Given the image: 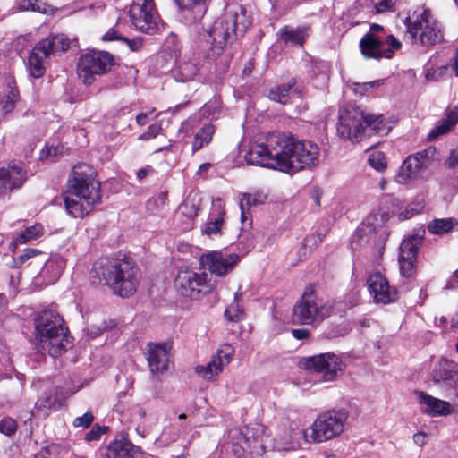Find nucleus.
Here are the masks:
<instances>
[{"mask_svg":"<svg viewBox=\"0 0 458 458\" xmlns=\"http://www.w3.org/2000/svg\"><path fill=\"white\" fill-rule=\"evenodd\" d=\"M319 157L316 143L300 140L290 133L272 132L250 145L245 160L251 165L295 173L318 165Z\"/></svg>","mask_w":458,"mask_h":458,"instance_id":"obj_1","label":"nucleus"},{"mask_svg":"<svg viewBox=\"0 0 458 458\" xmlns=\"http://www.w3.org/2000/svg\"><path fill=\"white\" fill-rule=\"evenodd\" d=\"M250 24L251 17L245 8L239 5L228 8L208 31L212 43L206 59L213 62L218 71H225L232 58V54L226 53L227 44L231 43L238 33L243 34Z\"/></svg>","mask_w":458,"mask_h":458,"instance_id":"obj_2","label":"nucleus"},{"mask_svg":"<svg viewBox=\"0 0 458 458\" xmlns=\"http://www.w3.org/2000/svg\"><path fill=\"white\" fill-rule=\"evenodd\" d=\"M100 201V183L96 180L93 167L86 164L75 165L64 194L68 214L74 218L83 217Z\"/></svg>","mask_w":458,"mask_h":458,"instance_id":"obj_3","label":"nucleus"},{"mask_svg":"<svg viewBox=\"0 0 458 458\" xmlns=\"http://www.w3.org/2000/svg\"><path fill=\"white\" fill-rule=\"evenodd\" d=\"M91 277L98 284L108 285L121 297H129L136 292L140 283V270L131 258L98 259L93 265Z\"/></svg>","mask_w":458,"mask_h":458,"instance_id":"obj_4","label":"nucleus"},{"mask_svg":"<svg viewBox=\"0 0 458 458\" xmlns=\"http://www.w3.org/2000/svg\"><path fill=\"white\" fill-rule=\"evenodd\" d=\"M388 131L383 114L365 113L357 106H349L340 112L337 134L344 140L359 142L371 132L386 134Z\"/></svg>","mask_w":458,"mask_h":458,"instance_id":"obj_5","label":"nucleus"},{"mask_svg":"<svg viewBox=\"0 0 458 458\" xmlns=\"http://www.w3.org/2000/svg\"><path fill=\"white\" fill-rule=\"evenodd\" d=\"M34 323L36 340L42 348L48 350L51 356H59L71 347L64 319L55 310H43L35 318Z\"/></svg>","mask_w":458,"mask_h":458,"instance_id":"obj_6","label":"nucleus"},{"mask_svg":"<svg viewBox=\"0 0 458 458\" xmlns=\"http://www.w3.org/2000/svg\"><path fill=\"white\" fill-rule=\"evenodd\" d=\"M406 37L412 44L433 46L443 39L439 21L428 9L418 8L406 19Z\"/></svg>","mask_w":458,"mask_h":458,"instance_id":"obj_7","label":"nucleus"},{"mask_svg":"<svg viewBox=\"0 0 458 458\" xmlns=\"http://www.w3.org/2000/svg\"><path fill=\"white\" fill-rule=\"evenodd\" d=\"M70 41L64 34L50 35L38 42L29 55V70L32 77L38 79L46 72V63L52 55L67 51Z\"/></svg>","mask_w":458,"mask_h":458,"instance_id":"obj_8","label":"nucleus"},{"mask_svg":"<svg viewBox=\"0 0 458 458\" xmlns=\"http://www.w3.org/2000/svg\"><path fill=\"white\" fill-rule=\"evenodd\" d=\"M331 310L328 301L318 299L307 289L293 309V319L297 324L312 325L329 317Z\"/></svg>","mask_w":458,"mask_h":458,"instance_id":"obj_9","label":"nucleus"},{"mask_svg":"<svg viewBox=\"0 0 458 458\" xmlns=\"http://www.w3.org/2000/svg\"><path fill=\"white\" fill-rule=\"evenodd\" d=\"M349 413L344 409L332 410L318 416L310 427V438L322 443L333 439L344 431Z\"/></svg>","mask_w":458,"mask_h":458,"instance_id":"obj_10","label":"nucleus"},{"mask_svg":"<svg viewBox=\"0 0 458 458\" xmlns=\"http://www.w3.org/2000/svg\"><path fill=\"white\" fill-rule=\"evenodd\" d=\"M114 64V56L106 51L92 50L81 56L77 64L80 79L90 85L97 75L106 73Z\"/></svg>","mask_w":458,"mask_h":458,"instance_id":"obj_11","label":"nucleus"},{"mask_svg":"<svg viewBox=\"0 0 458 458\" xmlns=\"http://www.w3.org/2000/svg\"><path fill=\"white\" fill-rule=\"evenodd\" d=\"M301 365L305 369L319 374L325 382L335 381L344 371V363L340 357L333 352L305 357L301 360Z\"/></svg>","mask_w":458,"mask_h":458,"instance_id":"obj_12","label":"nucleus"},{"mask_svg":"<svg viewBox=\"0 0 458 458\" xmlns=\"http://www.w3.org/2000/svg\"><path fill=\"white\" fill-rule=\"evenodd\" d=\"M207 276L205 272L180 269L174 279V288L182 296L199 299L213 290L212 284L207 281Z\"/></svg>","mask_w":458,"mask_h":458,"instance_id":"obj_13","label":"nucleus"},{"mask_svg":"<svg viewBox=\"0 0 458 458\" xmlns=\"http://www.w3.org/2000/svg\"><path fill=\"white\" fill-rule=\"evenodd\" d=\"M401 47V43L393 35L386 38L373 33H366L360 41V49L366 59H390L394 50Z\"/></svg>","mask_w":458,"mask_h":458,"instance_id":"obj_14","label":"nucleus"},{"mask_svg":"<svg viewBox=\"0 0 458 458\" xmlns=\"http://www.w3.org/2000/svg\"><path fill=\"white\" fill-rule=\"evenodd\" d=\"M390 215L386 211L378 210L372 213L366 218L355 231L351 239V248L353 250L362 247L364 243H369L372 238L378 234L384 225L389 220Z\"/></svg>","mask_w":458,"mask_h":458,"instance_id":"obj_15","label":"nucleus"},{"mask_svg":"<svg viewBox=\"0 0 458 458\" xmlns=\"http://www.w3.org/2000/svg\"><path fill=\"white\" fill-rule=\"evenodd\" d=\"M172 345L168 343H149L147 361L153 380L161 381L171 365Z\"/></svg>","mask_w":458,"mask_h":458,"instance_id":"obj_16","label":"nucleus"},{"mask_svg":"<svg viewBox=\"0 0 458 458\" xmlns=\"http://www.w3.org/2000/svg\"><path fill=\"white\" fill-rule=\"evenodd\" d=\"M201 264L211 275L223 277L231 273L240 260L235 253L212 251L201 256Z\"/></svg>","mask_w":458,"mask_h":458,"instance_id":"obj_17","label":"nucleus"},{"mask_svg":"<svg viewBox=\"0 0 458 458\" xmlns=\"http://www.w3.org/2000/svg\"><path fill=\"white\" fill-rule=\"evenodd\" d=\"M367 285L370 295L377 304H390L398 299L397 289L391 286L386 277L380 272L371 274L367 279Z\"/></svg>","mask_w":458,"mask_h":458,"instance_id":"obj_18","label":"nucleus"},{"mask_svg":"<svg viewBox=\"0 0 458 458\" xmlns=\"http://www.w3.org/2000/svg\"><path fill=\"white\" fill-rule=\"evenodd\" d=\"M233 354V349L226 344L216 352V354L205 365H199L195 368L197 374L206 380H212L222 372L225 366L228 365Z\"/></svg>","mask_w":458,"mask_h":458,"instance_id":"obj_19","label":"nucleus"},{"mask_svg":"<svg viewBox=\"0 0 458 458\" xmlns=\"http://www.w3.org/2000/svg\"><path fill=\"white\" fill-rule=\"evenodd\" d=\"M25 179V172L21 163H13L0 168V197L21 187Z\"/></svg>","mask_w":458,"mask_h":458,"instance_id":"obj_20","label":"nucleus"},{"mask_svg":"<svg viewBox=\"0 0 458 458\" xmlns=\"http://www.w3.org/2000/svg\"><path fill=\"white\" fill-rule=\"evenodd\" d=\"M421 411L432 416L447 415L452 411L451 404L448 402L435 398L424 392L415 393Z\"/></svg>","mask_w":458,"mask_h":458,"instance_id":"obj_21","label":"nucleus"},{"mask_svg":"<svg viewBox=\"0 0 458 458\" xmlns=\"http://www.w3.org/2000/svg\"><path fill=\"white\" fill-rule=\"evenodd\" d=\"M424 163L417 160L416 157L409 156L403 163L394 179L400 184H405L411 180L417 179L425 170Z\"/></svg>","mask_w":458,"mask_h":458,"instance_id":"obj_22","label":"nucleus"},{"mask_svg":"<svg viewBox=\"0 0 458 458\" xmlns=\"http://www.w3.org/2000/svg\"><path fill=\"white\" fill-rule=\"evenodd\" d=\"M184 17L191 21L201 20L207 12V0H175Z\"/></svg>","mask_w":458,"mask_h":458,"instance_id":"obj_23","label":"nucleus"},{"mask_svg":"<svg viewBox=\"0 0 458 458\" xmlns=\"http://www.w3.org/2000/svg\"><path fill=\"white\" fill-rule=\"evenodd\" d=\"M145 1V33L154 35L160 34L165 30V23L155 7L153 0Z\"/></svg>","mask_w":458,"mask_h":458,"instance_id":"obj_24","label":"nucleus"},{"mask_svg":"<svg viewBox=\"0 0 458 458\" xmlns=\"http://www.w3.org/2000/svg\"><path fill=\"white\" fill-rule=\"evenodd\" d=\"M308 30L309 29L307 27L294 29L289 26H284L277 31V37L285 45L290 44L292 46L301 47L308 38Z\"/></svg>","mask_w":458,"mask_h":458,"instance_id":"obj_25","label":"nucleus"},{"mask_svg":"<svg viewBox=\"0 0 458 458\" xmlns=\"http://www.w3.org/2000/svg\"><path fill=\"white\" fill-rule=\"evenodd\" d=\"M458 123V107L450 109L446 117L436 125L428 133V140H434L439 136L445 135Z\"/></svg>","mask_w":458,"mask_h":458,"instance_id":"obj_26","label":"nucleus"},{"mask_svg":"<svg viewBox=\"0 0 458 458\" xmlns=\"http://www.w3.org/2000/svg\"><path fill=\"white\" fill-rule=\"evenodd\" d=\"M132 445L127 439L111 442L102 454V458H130Z\"/></svg>","mask_w":458,"mask_h":458,"instance_id":"obj_27","label":"nucleus"},{"mask_svg":"<svg viewBox=\"0 0 458 458\" xmlns=\"http://www.w3.org/2000/svg\"><path fill=\"white\" fill-rule=\"evenodd\" d=\"M199 64L194 58H189L179 63L174 71V76L178 81H189L195 78L199 72Z\"/></svg>","mask_w":458,"mask_h":458,"instance_id":"obj_28","label":"nucleus"},{"mask_svg":"<svg viewBox=\"0 0 458 458\" xmlns=\"http://www.w3.org/2000/svg\"><path fill=\"white\" fill-rule=\"evenodd\" d=\"M296 86V81L291 79L288 82L272 87L268 93V98L272 101L284 104L289 102L293 88Z\"/></svg>","mask_w":458,"mask_h":458,"instance_id":"obj_29","label":"nucleus"},{"mask_svg":"<svg viewBox=\"0 0 458 458\" xmlns=\"http://www.w3.org/2000/svg\"><path fill=\"white\" fill-rule=\"evenodd\" d=\"M198 207L190 200L182 202L177 209L176 217L183 224V230L192 227L193 220L198 216Z\"/></svg>","mask_w":458,"mask_h":458,"instance_id":"obj_30","label":"nucleus"},{"mask_svg":"<svg viewBox=\"0 0 458 458\" xmlns=\"http://www.w3.org/2000/svg\"><path fill=\"white\" fill-rule=\"evenodd\" d=\"M422 242V237L411 235L404 239L399 249V257L402 259H417L418 250Z\"/></svg>","mask_w":458,"mask_h":458,"instance_id":"obj_31","label":"nucleus"},{"mask_svg":"<svg viewBox=\"0 0 458 458\" xmlns=\"http://www.w3.org/2000/svg\"><path fill=\"white\" fill-rule=\"evenodd\" d=\"M454 373V364L447 360H441L433 369L431 377L435 383H439L452 380Z\"/></svg>","mask_w":458,"mask_h":458,"instance_id":"obj_32","label":"nucleus"},{"mask_svg":"<svg viewBox=\"0 0 458 458\" xmlns=\"http://www.w3.org/2000/svg\"><path fill=\"white\" fill-rule=\"evenodd\" d=\"M458 229V221L454 218L434 219L428 225V230L432 234H444Z\"/></svg>","mask_w":458,"mask_h":458,"instance_id":"obj_33","label":"nucleus"},{"mask_svg":"<svg viewBox=\"0 0 458 458\" xmlns=\"http://www.w3.org/2000/svg\"><path fill=\"white\" fill-rule=\"evenodd\" d=\"M44 226L41 224L36 223L35 225L27 227L13 241V244L17 247L21 244H25L30 241L38 239L44 234Z\"/></svg>","mask_w":458,"mask_h":458,"instance_id":"obj_34","label":"nucleus"},{"mask_svg":"<svg viewBox=\"0 0 458 458\" xmlns=\"http://www.w3.org/2000/svg\"><path fill=\"white\" fill-rule=\"evenodd\" d=\"M215 133V127L214 125L208 123L204 125L200 131H199L192 141L191 149L192 152H196L199 149H201L204 146L208 145L211 140L212 137Z\"/></svg>","mask_w":458,"mask_h":458,"instance_id":"obj_35","label":"nucleus"},{"mask_svg":"<svg viewBox=\"0 0 458 458\" xmlns=\"http://www.w3.org/2000/svg\"><path fill=\"white\" fill-rule=\"evenodd\" d=\"M266 199L267 196L260 192L242 194V198L239 202V206L242 211V219H246V210H249L251 207L263 204Z\"/></svg>","mask_w":458,"mask_h":458,"instance_id":"obj_36","label":"nucleus"},{"mask_svg":"<svg viewBox=\"0 0 458 458\" xmlns=\"http://www.w3.org/2000/svg\"><path fill=\"white\" fill-rule=\"evenodd\" d=\"M242 295L240 291L236 292L233 301L225 309V317L228 321L237 322L244 319V310L240 303Z\"/></svg>","mask_w":458,"mask_h":458,"instance_id":"obj_37","label":"nucleus"},{"mask_svg":"<svg viewBox=\"0 0 458 458\" xmlns=\"http://www.w3.org/2000/svg\"><path fill=\"white\" fill-rule=\"evenodd\" d=\"M66 261L64 258L60 256H53L45 263L43 272L49 274L52 280H55L63 273Z\"/></svg>","mask_w":458,"mask_h":458,"instance_id":"obj_38","label":"nucleus"},{"mask_svg":"<svg viewBox=\"0 0 458 458\" xmlns=\"http://www.w3.org/2000/svg\"><path fill=\"white\" fill-rule=\"evenodd\" d=\"M18 94L10 85L6 92L0 98V111L4 114L11 112L14 108Z\"/></svg>","mask_w":458,"mask_h":458,"instance_id":"obj_39","label":"nucleus"},{"mask_svg":"<svg viewBox=\"0 0 458 458\" xmlns=\"http://www.w3.org/2000/svg\"><path fill=\"white\" fill-rule=\"evenodd\" d=\"M225 211L220 210L215 217L205 225L204 233L208 236L217 235L221 232L224 224Z\"/></svg>","mask_w":458,"mask_h":458,"instance_id":"obj_40","label":"nucleus"},{"mask_svg":"<svg viewBox=\"0 0 458 458\" xmlns=\"http://www.w3.org/2000/svg\"><path fill=\"white\" fill-rule=\"evenodd\" d=\"M369 163L378 172H383L387 166L385 154L381 151L372 152L369 157Z\"/></svg>","mask_w":458,"mask_h":458,"instance_id":"obj_41","label":"nucleus"},{"mask_svg":"<svg viewBox=\"0 0 458 458\" xmlns=\"http://www.w3.org/2000/svg\"><path fill=\"white\" fill-rule=\"evenodd\" d=\"M57 397L52 391L45 392L38 401L39 409H56Z\"/></svg>","mask_w":458,"mask_h":458,"instance_id":"obj_42","label":"nucleus"},{"mask_svg":"<svg viewBox=\"0 0 458 458\" xmlns=\"http://www.w3.org/2000/svg\"><path fill=\"white\" fill-rule=\"evenodd\" d=\"M417 259H402L399 257L400 272L405 277H411L415 273V262Z\"/></svg>","mask_w":458,"mask_h":458,"instance_id":"obj_43","label":"nucleus"},{"mask_svg":"<svg viewBox=\"0 0 458 458\" xmlns=\"http://www.w3.org/2000/svg\"><path fill=\"white\" fill-rule=\"evenodd\" d=\"M165 196L161 193L156 198L149 199L147 202V209L151 215L158 213L165 205Z\"/></svg>","mask_w":458,"mask_h":458,"instance_id":"obj_44","label":"nucleus"},{"mask_svg":"<svg viewBox=\"0 0 458 458\" xmlns=\"http://www.w3.org/2000/svg\"><path fill=\"white\" fill-rule=\"evenodd\" d=\"M17 430V422L15 420L6 417L0 421V432L6 436L13 435Z\"/></svg>","mask_w":458,"mask_h":458,"instance_id":"obj_45","label":"nucleus"},{"mask_svg":"<svg viewBox=\"0 0 458 458\" xmlns=\"http://www.w3.org/2000/svg\"><path fill=\"white\" fill-rule=\"evenodd\" d=\"M21 8L22 10H30L41 13H46L47 12V4H39L38 0H24L21 5Z\"/></svg>","mask_w":458,"mask_h":458,"instance_id":"obj_46","label":"nucleus"},{"mask_svg":"<svg viewBox=\"0 0 458 458\" xmlns=\"http://www.w3.org/2000/svg\"><path fill=\"white\" fill-rule=\"evenodd\" d=\"M448 70V65H443L436 69H428L426 73V79L428 81H438L447 74Z\"/></svg>","mask_w":458,"mask_h":458,"instance_id":"obj_47","label":"nucleus"},{"mask_svg":"<svg viewBox=\"0 0 458 458\" xmlns=\"http://www.w3.org/2000/svg\"><path fill=\"white\" fill-rule=\"evenodd\" d=\"M107 429V427L94 426L89 432L86 433L84 439L87 442L98 440L102 434Z\"/></svg>","mask_w":458,"mask_h":458,"instance_id":"obj_48","label":"nucleus"},{"mask_svg":"<svg viewBox=\"0 0 458 458\" xmlns=\"http://www.w3.org/2000/svg\"><path fill=\"white\" fill-rule=\"evenodd\" d=\"M93 420H94V416H93L92 412L88 411L85 414H83L82 416L77 417L73 420V426L74 427H82L84 428H87L91 425V423L93 422Z\"/></svg>","mask_w":458,"mask_h":458,"instance_id":"obj_49","label":"nucleus"},{"mask_svg":"<svg viewBox=\"0 0 458 458\" xmlns=\"http://www.w3.org/2000/svg\"><path fill=\"white\" fill-rule=\"evenodd\" d=\"M166 47L170 50L171 59L176 58L178 55V38L175 35L171 34L165 41Z\"/></svg>","mask_w":458,"mask_h":458,"instance_id":"obj_50","label":"nucleus"},{"mask_svg":"<svg viewBox=\"0 0 458 458\" xmlns=\"http://www.w3.org/2000/svg\"><path fill=\"white\" fill-rule=\"evenodd\" d=\"M61 155V148L58 146H46L45 148L41 150L40 158L47 159V158H55Z\"/></svg>","mask_w":458,"mask_h":458,"instance_id":"obj_51","label":"nucleus"},{"mask_svg":"<svg viewBox=\"0 0 458 458\" xmlns=\"http://www.w3.org/2000/svg\"><path fill=\"white\" fill-rule=\"evenodd\" d=\"M41 251L36 249H25L20 256H18L14 262L16 265H22L24 262L29 260L30 258L40 254Z\"/></svg>","mask_w":458,"mask_h":458,"instance_id":"obj_52","label":"nucleus"},{"mask_svg":"<svg viewBox=\"0 0 458 458\" xmlns=\"http://www.w3.org/2000/svg\"><path fill=\"white\" fill-rule=\"evenodd\" d=\"M140 1L141 0H133L130 9V16L134 21L140 19L143 13V4L140 3Z\"/></svg>","mask_w":458,"mask_h":458,"instance_id":"obj_53","label":"nucleus"},{"mask_svg":"<svg viewBox=\"0 0 458 458\" xmlns=\"http://www.w3.org/2000/svg\"><path fill=\"white\" fill-rule=\"evenodd\" d=\"M161 126L157 123H154L148 126L147 133H145V140L150 138H156L161 136L165 138V135L161 132Z\"/></svg>","mask_w":458,"mask_h":458,"instance_id":"obj_54","label":"nucleus"},{"mask_svg":"<svg viewBox=\"0 0 458 458\" xmlns=\"http://www.w3.org/2000/svg\"><path fill=\"white\" fill-rule=\"evenodd\" d=\"M433 152L434 151L430 148L424 149L422 151L416 153L415 155H412L411 157H416L417 160L424 163V167L427 168L428 165L429 157L433 154Z\"/></svg>","mask_w":458,"mask_h":458,"instance_id":"obj_55","label":"nucleus"},{"mask_svg":"<svg viewBox=\"0 0 458 458\" xmlns=\"http://www.w3.org/2000/svg\"><path fill=\"white\" fill-rule=\"evenodd\" d=\"M397 0H380L376 4L377 13H384L390 10Z\"/></svg>","mask_w":458,"mask_h":458,"instance_id":"obj_56","label":"nucleus"},{"mask_svg":"<svg viewBox=\"0 0 458 458\" xmlns=\"http://www.w3.org/2000/svg\"><path fill=\"white\" fill-rule=\"evenodd\" d=\"M445 165L449 168L458 167V148L450 152Z\"/></svg>","mask_w":458,"mask_h":458,"instance_id":"obj_57","label":"nucleus"},{"mask_svg":"<svg viewBox=\"0 0 458 458\" xmlns=\"http://www.w3.org/2000/svg\"><path fill=\"white\" fill-rule=\"evenodd\" d=\"M421 207L418 206L417 208H413L412 207H408L404 211L401 212L399 215L400 220L410 219L414 216V214H418L420 212Z\"/></svg>","mask_w":458,"mask_h":458,"instance_id":"obj_58","label":"nucleus"},{"mask_svg":"<svg viewBox=\"0 0 458 458\" xmlns=\"http://www.w3.org/2000/svg\"><path fill=\"white\" fill-rule=\"evenodd\" d=\"M122 41L126 43L131 51L140 50L142 45V40L140 38L129 39L128 38L123 37Z\"/></svg>","mask_w":458,"mask_h":458,"instance_id":"obj_59","label":"nucleus"},{"mask_svg":"<svg viewBox=\"0 0 458 458\" xmlns=\"http://www.w3.org/2000/svg\"><path fill=\"white\" fill-rule=\"evenodd\" d=\"M381 84L382 81L377 80L369 82L356 83L355 85L360 88V92L363 94V92L369 91V89H374L375 87H378Z\"/></svg>","mask_w":458,"mask_h":458,"instance_id":"obj_60","label":"nucleus"},{"mask_svg":"<svg viewBox=\"0 0 458 458\" xmlns=\"http://www.w3.org/2000/svg\"><path fill=\"white\" fill-rule=\"evenodd\" d=\"M123 36H121L114 29H110L106 33L102 36V40L104 41H113V40H123Z\"/></svg>","mask_w":458,"mask_h":458,"instance_id":"obj_61","label":"nucleus"},{"mask_svg":"<svg viewBox=\"0 0 458 458\" xmlns=\"http://www.w3.org/2000/svg\"><path fill=\"white\" fill-rule=\"evenodd\" d=\"M292 335L298 340H303L310 336V331L308 329H293Z\"/></svg>","mask_w":458,"mask_h":458,"instance_id":"obj_62","label":"nucleus"},{"mask_svg":"<svg viewBox=\"0 0 458 458\" xmlns=\"http://www.w3.org/2000/svg\"><path fill=\"white\" fill-rule=\"evenodd\" d=\"M427 435L422 432H418L413 436V441L419 446H423L426 444Z\"/></svg>","mask_w":458,"mask_h":458,"instance_id":"obj_63","label":"nucleus"},{"mask_svg":"<svg viewBox=\"0 0 458 458\" xmlns=\"http://www.w3.org/2000/svg\"><path fill=\"white\" fill-rule=\"evenodd\" d=\"M458 284V269L453 274L447 282V288H454Z\"/></svg>","mask_w":458,"mask_h":458,"instance_id":"obj_64","label":"nucleus"}]
</instances>
